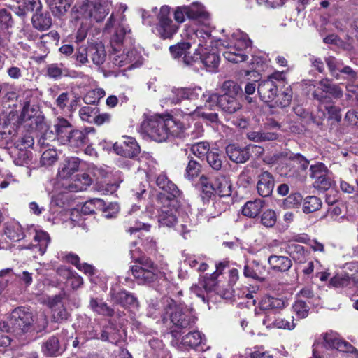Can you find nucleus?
Here are the masks:
<instances>
[{
  "mask_svg": "<svg viewBox=\"0 0 358 358\" xmlns=\"http://www.w3.org/2000/svg\"><path fill=\"white\" fill-rule=\"evenodd\" d=\"M115 28V32L110 39L112 52L110 55L113 64L124 70H131L139 67L143 64V57L135 48L122 50L123 41L127 33L130 32L129 27L124 23V17L111 14L105 26V31H110Z\"/></svg>",
  "mask_w": 358,
  "mask_h": 358,
  "instance_id": "obj_1",
  "label": "nucleus"
},
{
  "mask_svg": "<svg viewBox=\"0 0 358 358\" xmlns=\"http://www.w3.org/2000/svg\"><path fill=\"white\" fill-rule=\"evenodd\" d=\"M131 270L138 285H149L157 280L167 279L169 265L166 262L157 264L150 257H141L137 259Z\"/></svg>",
  "mask_w": 358,
  "mask_h": 358,
  "instance_id": "obj_2",
  "label": "nucleus"
},
{
  "mask_svg": "<svg viewBox=\"0 0 358 358\" xmlns=\"http://www.w3.org/2000/svg\"><path fill=\"white\" fill-rule=\"evenodd\" d=\"M251 44L252 41L245 33L236 30L226 39L222 40V45L227 48L223 56L232 63L245 62L248 58L245 51L250 48Z\"/></svg>",
  "mask_w": 358,
  "mask_h": 358,
  "instance_id": "obj_3",
  "label": "nucleus"
},
{
  "mask_svg": "<svg viewBox=\"0 0 358 358\" xmlns=\"http://www.w3.org/2000/svg\"><path fill=\"white\" fill-rule=\"evenodd\" d=\"M111 0H85L76 8V19L93 24L102 22L108 15Z\"/></svg>",
  "mask_w": 358,
  "mask_h": 358,
  "instance_id": "obj_4",
  "label": "nucleus"
},
{
  "mask_svg": "<svg viewBox=\"0 0 358 358\" xmlns=\"http://www.w3.org/2000/svg\"><path fill=\"white\" fill-rule=\"evenodd\" d=\"M33 322V315L29 310L24 307H17L11 312L6 322H0V329L21 334L29 331Z\"/></svg>",
  "mask_w": 358,
  "mask_h": 358,
  "instance_id": "obj_5",
  "label": "nucleus"
},
{
  "mask_svg": "<svg viewBox=\"0 0 358 358\" xmlns=\"http://www.w3.org/2000/svg\"><path fill=\"white\" fill-rule=\"evenodd\" d=\"M178 210L171 203V201H166V204L164 205L161 208V212L158 217V222L159 227H172L175 226V229L178 231L184 238H188L190 232L191 223L188 215H185L183 218V222L176 223V216Z\"/></svg>",
  "mask_w": 358,
  "mask_h": 358,
  "instance_id": "obj_6",
  "label": "nucleus"
},
{
  "mask_svg": "<svg viewBox=\"0 0 358 358\" xmlns=\"http://www.w3.org/2000/svg\"><path fill=\"white\" fill-rule=\"evenodd\" d=\"M169 6H162L157 13V22L151 24L152 32L162 39H171L178 32L179 26L171 19Z\"/></svg>",
  "mask_w": 358,
  "mask_h": 358,
  "instance_id": "obj_7",
  "label": "nucleus"
},
{
  "mask_svg": "<svg viewBox=\"0 0 358 358\" xmlns=\"http://www.w3.org/2000/svg\"><path fill=\"white\" fill-rule=\"evenodd\" d=\"M170 334L171 345L180 350L192 348L198 351H205L208 348L205 336L199 331H190L182 338L180 334L176 330H171Z\"/></svg>",
  "mask_w": 358,
  "mask_h": 358,
  "instance_id": "obj_8",
  "label": "nucleus"
},
{
  "mask_svg": "<svg viewBox=\"0 0 358 358\" xmlns=\"http://www.w3.org/2000/svg\"><path fill=\"white\" fill-rule=\"evenodd\" d=\"M219 107L225 113L232 114L241 108L237 96L242 93L241 87L233 80L224 81L222 85Z\"/></svg>",
  "mask_w": 358,
  "mask_h": 358,
  "instance_id": "obj_9",
  "label": "nucleus"
},
{
  "mask_svg": "<svg viewBox=\"0 0 358 358\" xmlns=\"http://www.w3.org/2000/svg\"><path fill=\"white\" fill-rule=\"evenodd\" d=\"M169 314L173 330L179 333L192 328L196 321L194 310L187 306L180 304L171 307Z\"/></svg>",
  "mask_w": 358,
  "mask_h": 358,
  "instance_id": "obj_10",
  "label": "nucleus"
},
{
  "mask_svg": "<svg viewBox=\"0 0 358 358\" xmlns=\"http://www.w3.org/2000/svg\"><path fill=\"white\" fill-rule=\"evenodd\" d=\"M319 85L321 87L322 92L320 94H318L316 92H314L313 94L314 98L317 99L321 105L328 103L327 105L324 106V108L328 111L329 113L334 115L336 117L338 116V110L334 106H332L329 103L331 98L327 94H324L323 92L329 93L335 99H339L343 96V90L339 87V85L331 83L330 80L327 78L320 80ZM336 118L337 120H340V117Z\"/></svg>",
  "mask_w": 358,
  "mask_h": 358,
  "instance_id": "obj_11",
  "label": "nucleus"
},
{
  "mask_svg": "<svg viewBox=\"0 0 358 358\" xmlns=\"http://www.w3.org/2000/svg\"><path fill=\"white\" fill-rule=\"evenodd\" d=\"M285 71H275L268 76L267 79L261 80L258 85L257 92L262 101L273 103L277 96L278 85L276 82H284Z\"/></svg>",
  "mask_w": 358,
  "mask_h": 358,
  "instance_id": "obj_12",
  "label": "nucleus"
},
{
  "mask_svg": "<svg viewBox=\"0 0 358 358\" xmlns=\"http://www.w3.org/2000/svg\"><path fill=\"white\" fill-rule=\"evenodd\" d=\"M141 130L152 140L162 142L168 138L164 117L159 115L151 116L141 124Z\"/></svg>",
  "mask_w": 358,
  "mask_h": 358,
  "instance_id": "obj_13",
  "label": "nucleus"
},
{
  "mask_svg": "<svg viewBox=\"0 0 358 358\" xmlns=\"http://www.w3.org/2000/svg\"><path fill=\"white\" fill-rule=\"evenodd\" d=\"M316 344H321L327 349H336L343 352L348 349H352L350 343L343 340L336 331L331 330L322 333L316 339L313 346Z\"/></svg>",
  "mask_w": 358,
  "mask_h": 358,
  "instance_id": "obj_14",
  "label": "nucleus"
},
{
  "mask_svg": "<svg viewBox=\"0 0 358 358\" xmlns=\"http://www.w3.org/2000/svg\"><path fill=\"white\" fill-rule=\"evenodd\" d=\"M113 149L117 155L131 158L134 160L137 159L141 151L135 138L130 136H122L121 141L113 145Z\"/></svg>",
  "mask_w": 358,
  "mask_h": 358,
  "instance_id": "obj_15",
  "label": "nucleus"
},
{
  "mask_svg": "<svg viewBox=\"0 0 358 358\" xmlns=\"http://www.w3.org/2000/svg\"><path fill=\"white\" fill-rule=\"evenodd\" d=\"M202 93V88L199 86L189 87H173L169 99L172 103L178 104L183 100L197 99Z\"/></svg>",
  "mask_w": 358,
  "mask_h": 358,
  "instance_id": "obj_16",
  "label": "nucleus"
},
{
  "mask_svg": "<svg viewBox=\"0 0 358 358\" xmlns=\"http://www.w3.org/2000/svg\"><path fill=\"white\" fill-rule=\"evenodd\" d=\"M133 164L138 171H143L149 180L155 178V172L157 170V162L148 153H142L139 157L134 159Z\"/></svg>",
  "mask_w": 358,
  "mask_h": 358,
  "instance_id": "obj_17",
  "label": "nucleus"
},
{
  "mask_svg": "<svg viewBox=\"0 0 358 358\" xmlns=\"http://www.w3.org/2000/svg\"><path fill=\"white\" fill-rule=\"evenodd\" d=\"M112 301L125 308H137L138 302L136 297L126 290H118L112 288L110 291Z\"/></svg>",
  "mask_w": 358,
  "mask_h": 358,
  "instance_id": "obj_18",
  "label": "nucleus"
},
{
  "mask_svg": "<svg viewBox=\"0 0 358 358\" xmlns=\"http://www.w3.org/2000/svg\"><path fill=\"white\" fill-rule=\"evenodd\" d=\"M187 17L197 24L208 27L210 24V14L201 4L194 3L187 6Z\"/></svg>",
  "mask_w": 358,
  "mask_h": 358,
  "instance_id": "obj_19",
  "label": "nucleus"
},
{
  "mask_svg": "<svg viewBox=\"0 0 358 358\" xmlns=\"http://www.w3.org/2000/svg\"><path fill=\"white\" fill-rule=\"evenodd\" d=\"M62 295H55L50 298L48 301L49 308L52 311V320L55 322H60L67 320L69 313L64 308Z\"/></svg>",
  "mask_w": 358,
  "mask_h": 358,
  "instance_id": "obj_20",
  "label": "nucleus"
},
{
  "mask_svg": "<svg viewBox=\"0 0 358 358\" xmlns=\"http://www.w3.org/2000/svg\"><path fill=\"white\" fill-rule=\"evenodd\" d=\"M81 160L75 157H66L60 162L58 168V176L62 179H68L80 170Z\"/></svg>",
  "mask_w": 358,
  "mask_h": 358,
  "instance_id": "obj_21",
  "label": "nucleus"
},
{
  "mask_svg": "<svg viewBox=\"0 0 358 358\" xmlns=\"http://www.w3.org/2000/svg\"><path fill=\"white\" fill-rule=\"evenodd\" d=\"M87 130H87H72L71 133L67 138L66 145H68L73 152H77L78 150L84 148L90 141L87 134L94 129L89 128Z\"/></svg>",
  "mask_w": 358,
  "mask_h": 358,
  "instance_id": "obj_22",
  "label": "nucleus"
},
{
  "mask_svg": "<svg viewBox=\"0 0 358 358\" xmlns=\"http://www.w3.org/2000/svg\"><path fill=\"white\" fill-rule=\"evenodd\" d=\"M156 184L159 189L166 193V201H171L180 195V191L178 187L164 173H161L156 178Z\"/></svg>",
  "mask_w": 358,
  "mask_h": 358,
  "instance_id": "obj_23",
  "label": "nucleus"
},
{
  "mask_svg": "<svg viewBox=\"0 0 358 358\" xmlns=\"http://www.w3.org/2000/svg\"><path fill=\"white\" fill-rule=\"evenodd\" d=\"M275 181L273 176L268 171H264L258 176L257 189L262 197L271 195L274 188Z\"/></svg>",
  "mask_w": 358,
  "mask_h": 358,
  "instance_id": "obj_24",
  "label": "nucleus"
},
{
  "mask_svg": "<svg viewBox=\"0 0 358 358\" xmlns=\"http://www.w3.org/2000/svg\"><path fill=\"white\" fill-rule=\"evenodd\" d=\"M225 150L230 160L235 163H245L250 159L248 145L241 147L237 144H229Z\"/></svg>",
  "mask_w": 358,
  "mask_h": 358,
  "instance_id": "obj_25",
  "label": "nucleus"
},
{
  "mask_svg": "<svg viewBox=\"0 0 358 358\" xmlns=\"http://www.w3.org/2000/svg\"><path fill=\"white\" fill-rule=\"evenodd\" d=\"M244 275L254 280L262 282L265 280L267 270L266 267L256 260L247 264L244 266Z\"/></svg>",
  "mask_w": 358,
  "mask_h": 358,
  "instance_id": "obj_26",
  "label": "nucleus"
},
{
  "mask_svg": "<svg viewBox=\"0 0 358 358\" xmlns=\"http://www.w3.org/2000/svg\"><path fill=\"white\" fill-rule=\"evenodd\" d=\"M164 122L168 133V138L173 136L182 138L185 136L187 129L182 123L169 115L164 117Z\"/></svg>",
  "mask_w": 358,
  "mask_h": 358,
  "instance_id": "obj_27",
  "label": "nucleus"
},
{
  "mask_svg": "<svg viewBox=\"0 0 358 358\" xmlns=\"http://www.w3.org/2000/svg\"><path fill=\"white\" fill-rule=\"evenodd\" d=\"M200 63L205 66L207 71H215L220 64V57L213 48L209 50L205 48L203 51H201Z\"/></svg>",
  "mask_w": 358,
  "mask_h": 358,
  "instance_id": "obj_28",
  "label": "nucleus"
},
{
  "mask_svg": "<svg viewBox=\"0 0 358 358\" xmlns=\"http://www.w3.org/2000/svg\"><path fill=\"white\" fill-rule=\"evenodd\" d=\"M54 127L56 132L55 138L61 144L66 145L67 138L72 131L71 124L66 119L58 117Z\"/></svg>",
  "mask_w": 358,
  "mask_h": 358,
  "instance_id": "obj_29",
  "label": "nucleus"
},
{
  "mask_svg": "<svg viewBox=\"0 0 358 358\" xmlns=\"http://www.w3.org/2000/svg\"><path fill=\"white\" fill-rule=\"evenodd\" d=\"M231 186V182L228 178L220 176L216 178L211 190L215 191L218 196L229 198L232 192Z\"/></svg>",
  "mask_w": 358,
  "mask_h": 358,
  "instance_id": "obj_30",
  "label": "nucleus"
},
{
  "mask_svg": "<svg viewBox=\"0 0 358 358\" xmlns=\"http://www.w3.org/2000/svg\"><path fill=\"white\" fill-rule=\"evenodd\" d=\"M34 243L31 245V249L35 252H38L40 255H43L50 242V238L48 234L43 231H36L34 236Z\"/></svg>",
  "mask_w": 358,
  "mask_h": 358,
  "instance_id": "obj_31",
  "label": "nucleus"
},
{
  "mask_svg": "<svg viewBox=\"0 0 358 358\" xmlns=\"http://www.w3.org/2000/svg\"><path fill=\"white\" fill-rule=\"evenodd\" d=\"M268 263L272 270L279 272H286L292 266L291 259L285 256L271 255Z\"/></svg>",
  "mask_w": 358,
  "mask_h": 358,
  "instance_id": "obj_32",
  "label": "nucleus"
},
{
  "mask_svg": "<svg viewBox=\"0 0 358 358\" xmlns=\"http://www.w3.org/2000/svg\"><path fill=\"white\" fill-rule=\"evenodd\" d=\"M286 251L294 261L299 264L306 262L309 255L308 251L306 250L303 246L294 243L287 245Z\"/></svg>",
  "mask_w": 358,
  "mask_h": 358,
  "instance_id": "obj_33",
  "label": "nucleus"
},
{
  "mask_svg": "<svg viewBox=\"0 0 358 358\" xmlns=\"http://www.w3.org/2000/svg\"><path fill=\"white\" fill-rule=\"evenodd\" d=\"M284 307L285 301L282 299L271 296H264L259 302V308L265 311H272L274 313Z\"/></svg>",
  "mask_w": 358,
  "mask_h": 358,
  "instance_id": "obj_34",
  "label": "nucleus"
},
{
  "mask_svg": "<svg viewBox=\"0 0 358 358\" xmlns=\"http://www.w3.org/2000/svg\"><path fill=\"white\" fill-rule=\"evenodd\" d=\"M64 348L59 344L58 338L52 336L42 345V351L44 355L50 357H57L61 355Z\"/></svg>",
  "mask_w": 358,
  "mask_h": 358,
  "instance_id": "obj_35",
  "label": "nucleus"
},
{
  "mask_svg": "<svg viewBox=\"0 0 358 358\" xmlns=\"http://www.w3.org/2000/svg\"><path fill=\"white\" fill-rule=\"evenodd\" d=\"M92 183V179L87 173L76 175L75 179L69 184L68 189L71 192H81L86 190Z\"/></svg>",
  "mask_w": 358,
  "mask_h": 358,
  "instance_id": "obj_36",
  "label": "nucleus"
},
{
  "mask_svg": "<svg viewBox=\"0 0 358 358\" xmlns=\"http://www.w3.org/2000/svg\"><path fill=\"white\" fill-rule=\"evenodd\" d=\"M341 73H343L347 80L346 90L355 94L358 90V72L349 66H344Z\"/></svg>",
  "mask_w": 358,
  "mask_h": 358,
  "instance_id": "obj_37",
  "label": "nucleus"
},
{
  "mask_svg": "<svg viewBox=\"0 0 358 358\" xmlns=\"http://www.w3.org/2000/svg\"><path fill=\"white\" fill-rule=\"evenodd\" d=\"M206 29H198L195 31V36L198 38V45L200 51H203L205 48L212 47L213 38L211 36V31L210 25L204 27Z\"/></svg>",
  "mask_w": 358,
  "mask_h": 358,
  "instance_id": "obj_38",
  "label": "nucleus"
},
{
  "mask_svg": "<svg viewBox=\"0 0 358 358\" xmlns=\"http://www.w3.org/2000/svg\"><path fill=\"white\" fill-rule=\"evenodd\" d=\"M57 273L67 279V282L73 289L79 288L83 284L82 277L68 268L61 267L58 268Z\"/></svg>",
  "mask_w": 358,
  "mask_h": 358,
  "instance_id": "obj_39",
  "label": "nucleus"
},
{
  "mask_svg": "<svg viewBox=\"0 0 358 358\" xmlns=\"http://www.w3.org/2000/svg\"><path fill=\"white\" fill-rule=\"evenodd\" d=\"M90 308L99 315L107 317H112L114 315V310L111 308L102 299L92 298L90 301Z\"/></svg>",
  "mask_w": 358,
  "mask_h": 358,
  "instance_id": "obj_40",
  "label": "nucleus"
},
{
  "mask_svg": "<svg viewBox=\"0 0 358 358\" xmlns=\"http://www.w3.org/2000/svg\"><path fill=\"white\" fill-rule=\"evenodd\" d=\"M264 201L257 199L254 201H249L245 203L242 208L243 215L248 217H255L264 207Z\"/></svg>",
  "mask_w": 358,
  "mask_h": 358,
  "instance_id": "obj_41",
  "label": "nucleus"
},
{
  "mask_svg": "<svg viewBox=\"0 0 358 358\" xmlns=\"http://www.w3.org/2000/svg\"><path fill=\"white\" fill-rule=\"evenodd\" d=\"M149 345L156 358H171L170 352L165 348L162 340L153 338L149 340Z\"/></svg>",
  "mask_w": 358,
  "mask_h": 358,
  "instance_id": "obj_42",
  "label": "nucleus"
},
{
  "mask_svg": "<svg viewBox=\"0 0 358 358\" xmlns=\"http://www.w3.org/2000/svg\"><path fill=\"white\" fill-rule=\"evenodd\" d=\"M13 162L17 166H27L31 163L32 152L28 150H14L11 151Z\"/></svg>",
  "mask_w": 358,
  "mask_h": 358,
  "instance_id": "obj_43",
  "label": "nucleus"
},
{
  "mask_svg": "<svg viewBox=\"0 0 358 358\" xmlns=\"http://www.w3.org/2000/svg\"><path fill=\"white\" fill-rule=\"evenodd\" d=\"M31 21L34 27L40 31L49 29L52 24L50 15L48 13L43 14L41 10L33 15Z\"/></svg>",
  "mask_w": 358,
  "mask_h": 358,
  "instance_id": "obj_44",
  "label": "nucleus"
},
{
  "mask_svg": "<svg viewBox=\"0 0 358 358\" xmlns=\"http://www.w3.org/2000/svg\"><path fill=\"white\" fill-rule=\"evenodd\" d=\"M4 234L9 239L13 241H18L24 237L20 224L16 222L6 223L4 228Z\"/></svg>",
  "mask_w": 358,
  "mask_h": 358,
  "instance_id": "obj_45",
  "label": "nucleus"
},
{
  "mask_svg": "<svg viewBox=\"0 0 358 358\" xmlns=\"http://www.w3.org/2000/svg\"><path fill=\"white\" fill-rule=\"evenodd\" d=\"M325 62L331 76L338 80L341 78L342 68L344 67L343 61L333 56L325 58Z\"/></svg>",
  "mask_w": 358,
  "mask_h": 358,
  "instance_id": "obj_46",
  "label": "nucleus"
},
{
  "mask_svg": "<svg viewBox=\"0 0 358 358\" xmlns=\"http://www.w3.org/2000/svg\"><path fill=\"white\" fill-rule=\"evenodd\" d=\"M89 52L94 64L99 66L105 62L106 58V53L103 45L96 44L90 46Z\"/></svg>",
  "mask_w": 358,
  "mask_h": 358,
  "instance_id": "obj_47",
  "label": "nucleus"
},
{
  "mask_svg": "<svg viewBox=\"0 0 358 358\" xmlns=\"http://www.w3.org/2000/svg\"><path fill=\"white\" fill-rule=\"evenodd\" d=\"M188 159L184 176L189 180H192L199 176L201 171V165L193 157H188Z\"/></svg>",
  "mask_w": 358,
  "mask_h": 358,
  "instance_id": "obj_48",
  "label": "nucleus"
},
{
  "mask_svg": "<svg viewBox=\"0 0 358 358\" xmlns=\"http://www.w3.org/2000/svg\"><path fill=\"white\" fill-rule=\"evenodd\" d=\"M67 74L68 71L62 64L53 63L46 67V75L55 80H58Z\"/></svg>",
  "mask_w": 358,
  "mask_h": 358,
  "instance_id": "obj_49",
  "label": "nucleus"
},
{
  "mask_svg": "<svg viewBox=\"0 0 358 358\" xmlns=\"http://www.w3.org/2000/svg\"><path fill=\"white\" fill-rule=\"evenodd\" d=\"M105 205L103 200L94 198L87 201L81 207L80 211L84 215H90L94 213L96 210H101Z\"/></svg>",
  "mask_w": 358,
  "mask_h": 358,
  "instance_id": "obj_50",
  "label": "nucleus"
},
{
  "mask_svg": "<svg viewBox=\"0 0 358 358\" xmlns=\"http://www.w3.org/2000/svg\"><path fill=\"white\" fill-rule=\"evenodd\" d=\"M71 6V0H54L49 4L50 9L55 16L64 15Z\"/></svg>",
  "mask_w": 358,
  "mask_h": 358,
  "instance_id": "obj_51",
  "label": "nucleus"
},
{
  "mask_svg": "<svg viewBox=\"0 0 358 358\" xmlns=\"http://www.w3.org/2000/svg\"><path fill=\"white\" fill-rule=\"evenodd\" d=\"M322 201L315 196H308L305 198L303 203V211L308 214L315 212L322 207Z\"/></svg>",
  "mask_w": 358,
  "mask_h": 358,
  "instance_id": "obj_52",
  "label": "nucleus"
},
{
  "mask_svg": "<svg viewBox=\"0 0 358 358\" xmlns=\"http://www.w3.org/2000/svg\"><path fill=\"white\" fill-rule=\"evenodd\" d=\"M106 95L102 88H96L87 92L83 97L84 102L87 105H94Z\"/></svg>",
  "mask_w": 358,
  "mask_h": 358,
  "instance_id": "obj_53",
  "label": "nucleus"
},
{
  "mask_svg": "<svg viewBox=\"0 0 358 358\" xmlns=\"http://www.w3.org/2000/svg\"><path fill=\"white\" fill-rule=\"evenodd\" d=\"M191 152L196 157L203 159L210 152V145L206 141H201L193 144L190 148Z\"/></svg>",
  "mask_w": 358,
  "mask_h": 358,
  "instance_id": "obj_54",
  "label": "nucleus"
},
{
  "mask_svg": "<svg viewBox=\"0 0 358 358\" xmlns=\"http://www.w3.org/2000/svg\"><path fill=\"white\" fill-rule=\"evenodd\" d=\"M100 339L103 341H108L111 343L117 345L121 341V336L115 329L107 327L102 330L100 335Z\"/></svg>",
  "mask_w": 358,
  "mask_h": 358,
  "instance_id": "obj_55",
  "label": "nucleus"
},
{
  "mask_svg": "<svg viewBox=\"0 0 358 358\" xmlns=\"http://www.w3.org/2000/svg\"><path fill=\"white\" fill-rule=\"evenodd\" d=\"M34 143L33 136L30 134H25L23 136H20L14 139L13 145L14 150H27L31 148Z\"/></svg>",
  "mask_w": 358,
  "mask_h": 358,
  "instance_id": "obj_56",
  "label": "nucleus"
},
{
  "mask_svg": "<svg viewBox=\"0 0 358 358\" xmlns=\"http://www.w3.org/2000/svg\"><path fill=\"white\" fill-rule=\"evenodd\" d=\"M201 94H202V99L206 108L213 110L217 106H219L220 95L217 93L206 91L205 92H202Z\"/></svg>",
  "mask_w": 358,
  "mask_h": 358,
  "instance_id": "obj_57",
  "label": "nucleus"
},
{
  "mask_svg": "<svg viewBox=\"0 0 358 358\" xmlns=\"http://www.w3.org/2000/svg\"><path fill=\"white\" fill-rule=\"evenodd\" d=\"M191 45L188 42H181L169 48L170 52L175 59L184 57Z\"/></svg>",
  "mask_w": 358,
  "mask_h": 358,
  "instance_id": "obj_58",
  "label": "nucleus"
},
{
  "mask_svg": "<svg viewBox=\"0 0 358 358\" xmlns=\"http://www.w3.org/2000/svg\"><path fill=\"white\" fill-rule=\"evenodd\" d=\"M292 99V92L290 88H287L284 92L280 93L278 96H276L275 101H273V104L281 107L285 108L288 106Z\"/></svg>",
  "mask_w": 358,
  "mask_h": 358,
  "instance_id": "obj_59",
  "label": "nucleus"
},
{
  "mask_svg": "<svg viewBox=\"0 0 358 358\" xmlns=\"http://www.w3.org/2000/svg\"><path fill=\"white\" fill-rule=\"evenodd\" d=\"M99 113V109L96 106H86L82 107L79 110V115L82 120L92 122L95 115Z\"/></svg>",
  "mask_w": 358,
  "mask_h": 358,
  "instance_id": "obj_60",
  "label": "nucleus"
},
{
  "mask_svg": "<svg viewBox=\"0 0 358 358\" xmlns=\"http://www.w3.org/2000/svg\"><path fill=\"white\" fill-rule=\"evenodd\" d=\"M221 155L218 153L216 150H210L208 155L206 156V159L208 164L216 171L220 170L222 166V161L221 159Z\"/></svg>",
  "mask_w": 358,
  "mask_h": 358,
  "instance_id": "obj_61",
  "label": "nucleus"
},
{
  "mask_svg": "<svg viewBox=\"0 0 358 358\" xmlns=\"http://www.w3.org/2000/svg\"><path fill=\"white\" fill-rule=\"evenodd\" d=\"M310 171V176L312 178L315 179V180H317L323 176H325L329 172L326 166L322 163L311 165Z\"/></svg>",
  "mask_w": 358,
  "mask_h": 358,
  "instance_id": "obj_62",
  "label": "nucleus"
},
{
  "mask_svg": "<svg viewBox=\"0 0 358 358\" xmlns=\"http://www.w3.org/2000/svg\"><path fill=\"white\" fill-rule=\"evenodd\" d=\"M57 151L50 148L43 152L41 157V163L43 166H50L57 162Z\"/></svg>",
  "mask_w": 358,
  "mask_h": 358,
  "instance_id": "obj_63",
  "label": "nucleus"
},
{
  "mask_svg": "<svg viewBox=\"0 0 358 358\" xmlns=\"http://www.w3.org/2000/svg\"><path fill=\"white\" fill-rule=\"evenodd\" d=\"M293 309L296 316L300 319H303L308 315L310 308L306 301L297 300L293 305Z\"/></svg>",
  "mask_w": 358,
  "mask_h": 358,
  "instance_id": "obj_64",
  "label": "nucleus"
}]
</instances>
